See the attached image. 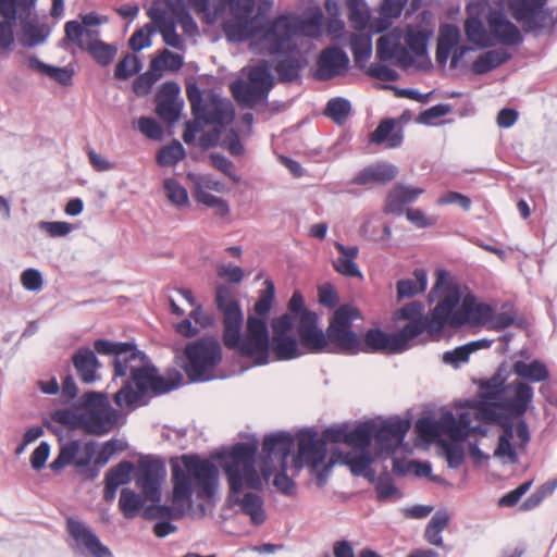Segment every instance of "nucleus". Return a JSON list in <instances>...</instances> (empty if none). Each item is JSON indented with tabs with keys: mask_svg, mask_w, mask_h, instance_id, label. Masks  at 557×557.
<instances>
[{
	"mask_svg": "<svg viewBox=\"0 0 557 557\" xmlns=\"http://www.w3.org/2000/svg\"><path fill=\"white\" fill-rule=\"evenodd\" d=\"M186 157L183 145L177 140L159 149L157 153V162L161 166H174Z\"/></svg>",
	"mask_w": 557,
	"mask_h": 557,
	"instance_id": "43",
	"label": "nucleus"
},
{
	"mask_svg": "<svg viewBox=\"0 0 557 557\" xmlns=\"http://www.w3.org/2000/svg\"><path fill=\"white\" fill-rule=\"evenodd\" d=\"M492 307L479 302L473 294H467L461 299L458 286L449 287L435 305V318L441 320L438 327H442V331L446 326L457 330L465 325H482L492 318Z\"/></svg>",
	"mask_w": 557,
	"mask_h": 557,
	"instance_id": "6",
	"label": "nucleus"
},
{
	"mask_svg": "<svg viewBox=\"0 0 557 557\" xmlns=\"http://www.w3.org/2000/svg\"><path fill=\"white\" fill-rule=\"evenodd\" d=\"M27 64L29 69L40 72L41 74L47 75L50 78H53L62 86H69L72 84L73 72L67 70L66 67H58L46 64L42 61H40L35 54L28 57Z\"/></svg>",
	"mask_w": 557,
	"mask_h": 557,
	"instance_id": "36",
	"label": "nucleus"
},
{
	"mask_svg": "<svg viewBox=\"0 0 557 557\" xmlns=\"http://www.w3.org/2000/svg\"><path fill=\"white\" fill-rule=\"evenodd\" d=\"M400 318L408 320L403 327H412L414 329L413 334L408 336V343L413 344V341L417 339L420 335H422L425 331L429 332L431 336L440 337L443 333L442 327H438V322L435 318V307L431 311V315L422 314V305L420 301L413 300L409 304H406L399 310Z\"/></svg>",
	"mask_w": 557,
	"mask_h": 557,
	"instance_id": "18",
	"label": "nucleus"
},
{
	"mask_svg": "<svg viewBox=\"0 0 557 557\" xmlns=\"http://www.w3.org/2000/svg\"><path fill=\"white\" fill-rule=\"evenodd\" d=\"M250 337L235 351L256 366H267L272 354L277 361H290L310 354H331L330 323L325 331L319 326V315L309 310L300 290L296 289L287 302V311L274 317L269 327L261 321L250 322Z\"/></svg>",
	"mask_w": 557,
	"mask_h": 557,
	"instance_id": "2",
	"label": "nucleus"
},
{
	"mask_svg": "<svg viewBox=\"0 0 557 557\" xmlns=\"http://www.w3.org/2000/svg\"><path fill=\"white\" fill-rule=\"evenodd\" d=\"M455 416L451 411L447 410L442 413L438 420L430 417H423L417 420L416 430L418 434L428 441H433L440 436L441 433L448 435V431H457L455 428Z\"/></svg>",
	"mask_w": 557,
	"mask_h": 557,
	"instance_id": "29",
	"label": "nucleus"
},
{
	"mask_svg": "<svg viewBox=\"0 0 557 557\" xmlns=\"http://www.w3.org/2000/svg\"><path fill=\"white\" fill-rule=\"evenodd\" d=\"M81 450V442L78 440H72L67 443L61 444L58 456L49 465L53 472H60L66 466L72 465L75 461L76 456Z\"/></svg>",
	"mask_w": 557,
	"mask_h": 557,
	"instance_id": "40",
	"label": "nucleus"
},
{
	"mask_svg": "<svg viewBox=\"0 0 557 557\" xmlns=\"http://www.w3.org/2000/svg\"><path fill=\"white\" fill-rule=\"evenodd\" d=\"M486 3L482 1H472L466 5L467 17L463 22V32L467 41L479 49H487L495 46L493 36L490 35L483 17Z\"/></svg>",
	"mask_w": 557,
	"mask_h": 557,
	"instance_id": "17",
	"label": "nucleus"
},
{
	"mask_svg": "<svg viewBox=\"0 0 557 557\" xmlns=\"http://www.w3.org/2000/svg\"><path fill=\"white\" fill-rule=\"evenodd\" d=\"M198 115H193L195 120L201 121L207 125H219L224 127L231 124L235 119V110L233 103L222 98L213 89L205 92L203 101L200 104Z\"/></svg>",
	"mask_w": 557,
	"mask_h": 557,
	"instance_id": "16",
	"label": "nucleus"
},
{
	"mask_svg": "<svg viewBox=\"0 0 557 557\" xmlns=\"http://www.w3.org/2000/svg\"><path fill=\"white\" fill-rule=\"evenodd\" d=\"M137 127L139 132L149 139L161 140L163 138V128L153 117H139L137 122Z\"/></svg>",
	"mask_w": 557,
	"mask_h": 557,
	"instance_id": "64",
	"label": "nucleus"
},
{
	"mask_svg": "<svg viewBox=\"0 0 557 557\" xmlns=\"http://www.w3.org/2000/svg\"><path fill=\"white\" fill-rule=\"evenodd\" d=\"M135 466L128 460H123L112 467L104 475V483L113 484L115 487L125 485L131 482V474L134 472Z\"/></svg>",
	"mask_w": 557,
	"mask_h": 557,
	"instance_id": "45",
	"label": "nucleus"
},
{
	"mask_svg": "<svg viewBox=\"0 0 557 557\" xmlns=\"http://www.w3.org/2000/svg\"><path fill=\"white\" fill-rule=\"evenodd\" d=\"M376 58L381 62L396 59L403 69L410 67L414 62L413 55L401 45L400 37L393 34L383 35L376 40Z\"/></svg>",
	"mask_w": 557,
	"mask_h": 557,
	"instance_id": "23",
	"label": "nucleus"
},
{
	"mask_svg": "<svg viewBox=\"0 0 557 557\" xmlns=\"http://www.w3.org/2000/svg\"><path fill=\"white\" fill-rule=\"evenodd\" d=\"M184 352V371L190 382L203 383L214 379V369L222 361V347L214 336H203L187 343Z\"/></svg>",
	"mask_w": 557,
	"mask_h": 557,
	"instance_id": "10",
	"label": "nucleus"
},
{
	"mask_svg": "<svg viewBox=\"0 0 557 557\" xmlns=\"http://www.w3.org/2000/svg\"><path fill=\"white\" fill-rule=\"evenodd\" d=\"M250 84L257 86L268 97L270 90L273 87V76L267 65H258L253 67L249 73Z\"/></svg>",
	"mask_w": 557,
	"mask_h": 557,
	"instance_id": "55",
	"label": "nucleus"
},
{
	"mask_svg": "<svg viewBox=\"0 0 557 557\" xmlns=\"http://www.w3.org/2000/svg\"><path fill=\"white\" fill-rule=\"evenodd\" d=\"M356 320H363L359 308L352 304H342L330 317L331 354L356 356L363 354H401L414 344L408 343L413 334L412 327H400L397 332L387 333L380 327L366 331L361 338L354 330Z\"/></svg>",
	"mask_w": 557,
	"mask_h": 557,
	"instance_id": "3",
	"label": "nucleus"
},
{
	"mask_svg": "<svg viewBox=\"0 0 557 557\" xmlns=\"http://www.w3.org/2000/svg\"><path fill=\"white\" fill-rule=\"evenodd\" d=\"M231 91L234 99L242 107L253 108L260 101L267 99L264 92L259 87L238 79L231 84Z\"/></svg>",
	"mask_w": 557,
	"mask_h": 557,
	"instance_id": "34",
	"label": "nucleus"
},
{
	"mask_svg": "<svg viewBox=\"0 0 557 557\" xmlns=\"http://www.w3.org/2000/svg\"><path fill=\"white\" fill-rule=\"evenodd\" d=\"M507 379L508 366L506 361H503L491 377L480 381L479 388L482 399L494 400V405L498 408V403L510 398L512 394L508 388Z\"/></svg>",
	"mask_w": 557,
	"mask_h": 557,
	"instance_id": "24",
	"label": "nucleus"
},
{
	"mask_svg": "<svg viewBox=\"0 0 557 557\" xmlns=\"http://www.w3.org/2000/svg\"><path fill=\"white\" fill-rule=\"evenodd\" d=\"M317 24L318 22L312 18H304L294 13H282L265 24L262 23V30L258 36L261 37L270 54L282 55L296 48L292 42L294 37Z\"/></svg>",
	"mask_w": 557,
	"mask_h": 557,
	"instance_id": "9",
	"label": "nucleus"
},
{
	"mask_svg": "<svg viewBox=\"0 0 557 557\" xmlns=\"http://www.w3.org/2000/svg\"><path fill=\"white\" fill-rule=\"evenodd\" d=\"M51 419L57 423L65 425L70 430H83L84 412L77 413L72 409L62 408L54 410L51 413Z\"/></svg>",
	"mask_w": 557,
	"mask_h": 557,
	"instance_id": "54",
	"label": "nucleus"
},
{
	"mask_svg": "<svg viewBox=\"0 0 557 557\" xmlns=\"http://www.w3.org/2000/svg\"><path fill=\"white\" fill-rule=\"evenodd\" d=\"M350 49L358 67H364V63L372 54V42L370 37L355 35L350 41Z\"/></svg>",
	"mask_w": 557,
	"mask_h": 557,
	"instance_id": "46",
	"label": "nucleus"
},
{
	"mask_svg": "<svg viewBox=\"0 0 557 557\" xmlns=\"http://www.w3.org/2000/svg\"><path fill=\"white\" fill-rule=\"evenodd\" d=\"M511 59L506 49H493L480 54L471 64V71L476 75L486 74Z\"/></svg>",
	"mask_w": 557,
	"mask_h": 557,
	"instance_id": "32",
	"label": "nucleus"
},
{
	"mask_svg": "<svg viewBox=\"0 0 557 557\" xmlns=\"http://www.w3.org/2000/svg\"><path fill=\"white\" fill-rule=\"evenodd\" d=\"M184 467L180 463H172L173 481V504L189 502L193 496V480L198 488V497H211L215 493L218 481L216 467L198 455H184L182 457Z\"/></svg>",
	"mask_w": 557,
	"mask_h": 557,
	"instance_id": "5",
	"label": "nucleus"
},
{
	"mask_svg": "<svg viewBox=\"0 0 557 557\" xmlns=\"http://www.w3.org/2000/svg\"><path fill=\"white\" fill-rule=\"evenodd\" d=\"M83 51H87L100 66H108L116 57L117 46L95 39L90 40Z\"/></svg>",
	"mask_w": 557,
	"mask_h": 557,
	"instance_id": "38",
	"label": "nucleus"
},
{
	"mask_svg": "<svg viewBox=\"0 0 557 557\" xmlns=\"http://www.w3.org/2000/svg\"><path fill=\"white\" fill-rule=\"evenodd\" d=\"M134 481L146 499L160 503L162 498L161 484L165 478L164 462L153 456L141 457L134 470Z\"/></svg>",
	"mask_w": 557,
	"mask_h": 557,
	"instance_id": "14",
	"label": "nucleus"
},
{
	"mask_svg": "<svg viewBox=\"0 0 557 557\" xmlns=\"http://www.w3.org/2000/svg\"><path fill=\"white\" fill-rule=\"evenodd\" d=\"M408 0H383L381 4L380 13L383 16L382 25L379 32L385 30L391 25V20L398 18Z\"/></svg>",
	"mask_w": 557,
	"mask_h": 557,
	"instance_id": "52",
	"label": "nucleus"
},
{
	"mask_svg": "<svg viewBox=\"0 0 557 557\" xmlns=\"http://www.w3.org/2000/svg\"><path fill=\"white\" fill-rule=\"evenodd\" d=\"M146 498L143 494H137L129 487H123L119 498V509L126 519L136 518L143 510Z\"/></svg>",
	"mask_w": 557,
	"mask_h": 557,
	"instance_id": "37",
	"label": "nucleus"
},
{
	"mask_svg": "<svg viewBox=\"0 0 557 557\" xmlns=\"http://www.w3.org/2000/svg\"><path fill=\"white\" fill-rule=\"evenodd\" d=\"M79 407L84 409L83 431L89 435L109 434L121 417V412L111 406L104 392L84 393L79 399Z\"/></svg>",
	"mask_w": 557,
	"mask_h": 557,
	"instance_id": "11",
	"label": "nucleus"
},
{
	"mask_svg": "<svg viewBox=\"0 0 557 557\" xmlns=\"http://www.w3.org/2000/svg\"><path fill=\"white\" fill-rule=\"evenodd\" d=\"M548 0H508L512 17L522 24L527 33L553 29L557 24L554 10L546 7Z\"/></svg>",
	"mask_w": 557,
	"mask_h": 557,
	"instance_id": "13",
	"label": "nucleus"
},
{
	"mask_svg": "<svg viewBox=\"0 0 557 557\" xmlns=\"http://www.w3.org/2000/svg\"><path fill=\"white\" fill-rule=\"evenodd\" d=\"M66 529L70 535L83 545L94 557H112L111 550L101 543L97 534L79 520L67 518Z\"/></svg>",
	"mask_w": 557,
	"mask_h": 557,
	"instance_id": "25",
	"label": "nucleus"
},
{
	"mask_svg": "<svg viewBox=\"0 0 557 557\" xmlns=\"http://www.w3.org/2000/svg\"><path fill=\"white\" fill-rule=\"evenodd\" d=\"M428 33L422 30L410 32L406 36L407 49L416 57H428Z\"/></svg>",
	"mask_w": 557,
	"mask_h": 557,
	"instance_id": "60",
	"label": "nucleus"
},
{
	"mask_svg": "<svg viewBox=\"0 0 557 557\" xmlns=\"http://www.w3.org/2000/svg\"><path fill=\"white\" fill-rule=\"evenodd\" d=\"M183 64L184 59L181 54L163 49L158 57L150 61L149 67L162 74L163 70L177 72L183 67Z\"/></svg>",
	"mask_w": 557,
	"mask_h": 557,
	"instance_id": "42",
	"label": "nucleus"
},
{
	"mask_svg": "<svg viewBox=\"0 0 557 557\" xmlns=\"http://www.w3.org/2000/svg\"><path fill=\"white\" fill-rule=\"evenodd\" d=\"M86 28L75 20L67 21L64 25V37L61 40V47H65L67 42H71L84 50L87 44L83 40Z\"/></svg>",
	"mask_w": 557,
	"mask_h": 557,
	"instance_id": "50",
	"label": "nucleus"
},
{
	"mask_svg": "<svg viewBox=\"0 0 557 557\" xmlns=\"http://www.w3.org/2000/svg\"><path fill=\"white\" fill-rule=\"evenodd\" d=\"M511 371L517 379L508 383L512 395L507 398L506 407L516 414L527 413L534 398L532 384L546 382L550 376L549 369L544 361L533 359L530 362L515 361Z\"/></svg>",
	"mask_w": 557,
	"mask_h": 557,
	"instance_id": "8",
	"label": "nucleus"
},
{
	"mask_svg": "<svg viewBox=\"0 0 557 557\" xmlns=\"http://www.w3.org/2000/svg\"><path fill=\"white\" fill-rule=\"evenodd\" d=\"M344 459L354 475H361L372 462V457L368 449L361 450L359 454L348 453Z\"/></svg>",
	"mask_w": 557,
	"mask_h": 557,
	"instance_id": "59",
	"label": "nucleus"
},
{
	"mask_svg": "<svg viewBox=\"0 0 557 557\" xmlns=\"http://www.w3.org/2000/svg\"><path fill=\"white\" fill-rule=\"evenodd\" d=\"M163 188L168 199L177 207H185L189 203L187 189L175 178L169 177L163 181Z\"/></svg>",
	"mask_w": 557,
	"mask_h": 557,
	"instance_id": "48",
	"label": "nucleus"
},
{
	"mask_svg": "<svg viewBox=\"0 0 557 557\" xmlns=\"http://www.w3.org/2000/svg\"><path fill=\"white\" fill-rule=\"evenodd\" d=\"M215 307L222 314V342L226 349L235 352L242 341L244 313L239 300L231 286L221 284L215 288Z\"/></svg>",
	"mask_w": 557,
	"mask_h": 557,
	"instance_id": "12",
	"label": "nucleus"
},
{
	"mask_svg": "<svg viewBox=\"0 0 557 557\" xmlns=\"http://www.w3.org/2000/svg\"><path fill=\"white\" fill-rule=\"evenodd\" d=\"M457 431H448V436L453 442H463L471 433V414L468 411L459 413L458 419L455 418V426Z\"/></svg>",
	"mask_w": 557,
	"mask_h": 557,
	"instance_id": "61",
	"label": "nucleus"
},
{
	"mask_svg": "<svg viewBox=\"0 0 557 557\" xmlns=\"http://www.w3.org/2000/svg\"><path fill=\"white\" fill-rule=\"evenodd\" d=\"M348 9V18L358 28H364L370 18V11L366 0H345Z\"/></svg>",
	"mask_w": 557,
	"mask_h": 557,
	"instance_id": "47",
	"label": "nucleus"
},
{
	"mask_svg": "<svg viewBox=\"0 0 557 557\" xmlns=\"http://www.w3.org/2000/svg\"><path fill=\"white\" fill-rule=\"evenodd\" d=\"M143 69L141 60L133 53H126L115 65L114 78L127 81L138 74Z\"/></svg>",
	"mask_w": 557,
	"mask_h": 557,
	"instance_id": "44",
	"label": "nucleus"
},
{
	"mask_svg": "<svg viewBox=\"0 0 557 557\" xmlns=\"http://www.w3.org/2000/svg\"><path fill=\"white\" fill-rule=\"evenodd\" d=\"M348 66L349 58L341 47H327L318 57L313 77L319 82L331 81L346 74Z\"/></svg>",
	"mask_w": 557,
	"mask_h": 557,
	"instance_id": "19",
	"label": "nucleus"
},
{
	"mask_svg": "<svg viewBox=\"0 0 557 557\" xmlns=\"http://www.w3.org/2000/svg\"><path fill=\"white\" fill-rule=\"evenodd\" d=\"M267 287L261 290V294L258 300L253 305V312L249 313L245 321L244 330L242 329V341H248L250 337V322L252 321H261L265 326L269 327L268 315L272 309L274 297H275V288L271 281H265Z\"/></svg>",
	"mask_w": 557,
	"mask_h": 557,
	"instance_id": "27",
	"label": "nucleus"
},
{
	"mask_svg": "<svg viewBox=\"0 0 557 557\" xmlns=\"http://www.w3.org/2000/svg\"><path fill=\"white\" fill-rule=\"evenodd\" d=\"M423 193L421 187L396 184L386 195L383 211L385 214L401 216L407 211L406 206L416 202Z\"/></svg>",
	"mask_w": 557,
	"mask_h": 557,
	"instance_id": "26",
	"label": "nucleus"
},
{
	"mask_svg": "<svg viewBox=\"0 0 557 557\" xmlns=\"http://www.w3.org/2000/svg\"><path fill=\"white\" fill-rule=\"evenodd\" d=\"M414 278H404L396 283L397 298H412L418 294L423 293L428 287V275L423 269H416L413 271Z\"/></svg>",
	"mask_w": 557,
	"mask_h": 557,
	"instance_id": "35",
	"label": "nucleus"
},
{
	"mask_svg": "<svg viewBox=\"0 0 557 557\" xmlns=\"http://www.w3.org/2000/svg\"><path fill=\"white\" fill-rule=\"evenodd\" d=\"M35 4L36 0H0V15L8 22H15L17 7L29 14Z\"/></svg>",
	"mask_w": 557,
	"mask_h": 557,
	"instance_id": "49",
	"label": "nucleus"
},
{
	"mask_svg": "<svg viewBox=\"0 0 557 557\" xmlns=\"http://www.w3.org/2000/svg\"><path fill=\"white\" fill-rule=\"evenodd\" d=\"M156 32L153 24L148 23L143 28L133 33L128 39V46L134 52H139L143 49L151 46V36Z\"/></svg>",
	"mask_w": 557,
	"mask_h": 557,
	"instance_id": "56",
	"label": "nucleus"
},
{
	"mask_svg": "<svg viewBox=\"0 0 557 557\" xmlns=\"http://www.w3.org/2000/svg\"><path fill=\"white\" fill-rule=\"evenodd\" d=\"M350 112L351 103L344 97L331 98L323 110V114L337 125L345 124Z\"/></svg>",
	"mask_w": 557,
	"mask_h": 557,
	"instance_id": "39",
	"label": "nucleus"
},
{
	"mask_svg": "<svg viewBox=\"0 0 557 557\" xmlns=\"http://www.w3.org/2000/svg\"><path fill=\"white\" fill-rule=\"evenodd\" d=\"M48 35L49 33L45 30L44 26L29 23L24 27L23 45L28 48L38 46L45 42Z\"/></svg>",
	"mask_w": 557,
	"mask_h": 557,
	"instance_id": "63",
	"label": "nucleus"
},
{
	"mask_svg": "<svg viewBox=\"0 0 557 557\" xmlns=\"http://www.w3.org/2000/svg\"><path fill=\"white\" fill-rule=\"evenodd\" d=\"M395 120L384 119L372 132L370 143L375 145L386 144L387 148H397L403 144L404 135L401 131L395 132Z\"/></svg>",
	"mask_w": 557,
	"mask_h": 557,
	"instance_id": "33",
	"label": "nucleus"
},
{
	"mask_svg": "<svg viewBox=\"0 0 557 557\" xmlns=\"http://www.w3.org/2000/svg\"><path fill=\"white\" fill-rule=\"evenodd\" d=\"M398 174L396 165L388 162H376L363 168L351 180V183L359 186H366L371 183L386 184L393 181Z\"/></svg>",
	"mask_w": 557,
	"mask_h": 557,
	"instance_id": "28",
	"label": "nucleus"
},
{
	"mask_svg": "<svg viewBox=\"0 0 557 557\" xmlns=\"http://www.w3.org/2000/svg\"><path fill=\"white\" fill-rule=\"evenodd\" d=\"M375 491L376 499L379 502H385L389 499L392 496L399 494V491L394 483L393 476L387 471L382 472L377 476Z\"/></svg>",
	"mask_w": 557,
	"mask_h": 557,
	"instance_id": "58",
	"label": "nucleus"
},
{
	"mask_svg": "<svg viewBox=\"0 0 557 557\" xmlns=\"http://www.w3.org/2000/svg\"><path fill=\"white\" fill-rule=\"evenodd\" d=\"M156 113L162 121L173 124L180 119L183 102L163 99L156 100Z\"/></svg>",
	"mask_w": 557,
	"mask_h": 557,
	"instance_id": "51",
	"label": "nucleus"
},
{
	"mask_svg": "<svg viewBox=\"0 0 557 557\" xmlns=\"http://www.w3.org/2000/svg\"><path fill=\"white\" fill-rule=\"evenodd\" d=\"M148 15L158 26L165 45L178 50L184 48V40L176 32L175 22L166 18L165 11L151 8Z\"/></svg>",
	"mask_w": 557,
	"mask_h": 557,
	"instance_id": "30",
	"label": "nucleus"
},
{
	"mask_svg": "<svg viewBox=\"0 0 557 557\" xmlns=\"http://www.w3.org/2000/svg\"><path fill=\"white\" fill-rule=\"evenodd\" d=\"M273 5L274 0H231V18L222 25L227 40L244 42L257 37Z\"/></svg>",
	"mask_w": 557,
	"mask_h": 557,
	"instance_id": "7",
	"label": "nucleus"
},
{
	"mask_svg": "<svg viewBox=\"0 0 557 557\" xmlns=\"http://www.w3.org/2000/svg\"><path fill=\"white\" fill-rule=\"evenodd\" d=\"M258 451V442H239L228 449L218 451L215 457L226 475L230 493L226 498L230 508L238 506L240 511L250 518L255 527L262 525L267 520L263 498L253 492H247L243 497L239 494L244 486L260 491L263 480L258 473L255 460Z\"/></svg>",
	"mask_w": 557,
	"mask_h": 557,
	"instance_id": "4",
	"label": "nucleus"
},
{
	"mask_svg": "<svg viewBox=\"0 0 557 557\" xmlns=\"http://www.w3.org/2000/svg\"><path fill=\"white\" fill-rule=\"evenodd\" d=\"M297 455L294 457V466L301 469L305 465L317 470L326 457L327 447L325 440L319 436L313 428L301 429L296 434Z\"/></svg>",
	"mask_w": 557,
	"mask_h": 557,
	"instance_id": "15",
	"label": "nucleus"
},
{
	"mask_svg": "<svg viewBox=\"0 0 557 557\" xmlns=\"http://www.w3.org/2000/svg\"><path fill=\"white\" fill-rule=\"evenodd\" d=\"M96 352L112 356V383L122 379L120 389L113 395V401L117 407L133 410L149 392L153 395H163L183 383L182 373L174 368L169 369L165 376L160 375L158 368L135 343L99 338L94 342V350L83 346L72 356V364L84 384H94L100 379V362Z\"/></svg>",
	"mask_w": 557,
	"mask_h": 557,
	"instance_id": "1",
	"label": "nucleus"
},
{
	"mask_svg": "<svg viewBox=\"0 0 557 557\" xmlns=\"http://www.w3.org/2000/svg\"><path fill=\"white\" fill-rule=\"evenodd\" d=\"M486 22L495 45L499 42L505 46H518L523 41L518 26L509 21L502 10L490 8Z\"/></svg>",
	"mask_w": 557,
	"mask_h": 557,
	"instance_id": "21",
	"label": "nucleus"
},
{
	"mask_svg": "<svg viewBox=\"0 0 557 557\" xmlns=\"http://www.w3.org/2000/svg\"><path fill=\"white\" fill-rule=\"evenodd\" d=\"M210 161L214 169L222 172L234 183H238L240 181V176L237 175L236 172L234 171L233 162L230 159H227L224 154L213 152L210 154Z\"/></svg>",
	"mask_w": 557,
	"mask_h": 557,
	"instance_id": "62",
	"label": "nucleus"
},
{
	"mask_svg": "<svg viewBox=\"0 0 557 557\" xmlns=\"http://www.w3.org/2000/svg\"><path fill=\"white\" fill-rule=\"evenodd\" d=\"M306 65V59L294 57L288 52L285 53L284 58L275 62L274 71L281 83L290 84L300 78V73Z\"/></svg>",
	"mask_w": 557,
	"mask_h": 557,
	"instance_id": "31",
	"label": "nucleus"
},
{
	"mask_svg": "<svg viewBox=\"0 0 557 557\" xmlns=\"http://www.w3.org/2000/svg\"><path fill=\"white\" fill-rule=\"evenodd\" d=\"M161 73L158 71L152 70L149 67V70L143 74H139L133 82V91L138 97L147 96L150 91L152 86L160 79Z\"/></svg>",
	"mask_w": 557,
	"mask_h": 557,
	"instance_id": "53",
	"label": "nucleus"
},
{
	"mask_svg": "<svg viewBox=\"0 0 557 557\" xmlns=\"http://www.w3.org/2000/svg\"><path fill=\"white\" fill-rule=\"evenodd\" d=\"M374 426H376V423L373 421L359 423L354 430L349 431L348 445L361 450L369 449L372 437H374Z\"/></svg>",
	"mask_w": 557,
	"mask_h": 557,
	"instance_id": "41",
	"label": "nucleus"
},
{
	"mask_svg": "<svg viewBox=\"0 0 557 557\" xmlns=\"http://www.w3.org/2000/svg\"><path fill=\"white\" fill-rule=\"evenodd\" d=\"M411 423L407 419L396 417L374 426V438L380 449L387 454L396 451L404 442Z\"/></svg>",
	"mask_w": 557,
	"mask_h": 557,
	"instance_id": "20",
	"label": "nucleus"
},
{
	"mask_svg": "<svg viewBox=\"0 0 557 557\" xmlns=\"http://www.w3.org/2000/svg\"><path fill=\"white\" fill-rule=\"evenodd\" d=\"M460 29L457 25L444 23L440 25L436 45L454 49L460 41Z\"/></svg>",
	"mask_w": 557,
	"mask_h": 557,
	"instance_id": "57",
	"label": "nucleus"
},
{
	"mask_svg": "<svg viewBox=\"0 0 557 557\" xmlns=\"http://www.w3.org/2000/svg\"><path fill=\"white\" fill-rule=\"evenodd\" d=\"M295 444V437L287 431H280L264 435L262 453L264 463L277 459L281 466H286Z\"/></svg>",
	"mask_w": 557,
	"mask_h": 557,
	"instance_id": "22",
	"label": "nucleus"
}]
</instances>
